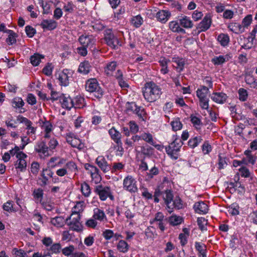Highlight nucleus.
I'll return each mask as SVG.
<instances>
[{"label": "nucleus", "mask_w": 257, "mask_h": 257, "mask_svg": "<svg viewBox=\"0 0 257 257\" xmlns=\"http://www.w3.org/2000/svg\"><path fill=\"white\" fill-rule=\"evenodd\" d=\"M163 194V197L165 200V204L167 206L169 210H168L169 213L172 212V208L170 205L172 202L173 198V195L171 190H166L165 192L162 193Z\"/></svg>", "instance_id": "nucleus-18"}, {"label": "nucleus", "mask_w": 257, "mask_h": 257, "mask_svg": "<svg viewBox=\"0 0 257 257\" xmlns=\"http://www.w3.org/2000/svg\"><path fill=\"white\" fill-rule=\"evenodd\" d=\"M117 248L120 252L124 253L128 250L129 246L126 241L123 240H120L117 243Z\"/></svg>", "instance_id": "nucleus-37"}, {"label": "nucleus", "mask_w": 257, "mask_h": 257, "mask_svg": "<svg viewBox=\"0 0 257 257\" xmlns=\"http://www.w3.org/2000/svg\"><path fill=\"white\" fill-rule=\"evenodd\" d=\"M140 138L138 135L133 136L131 138H127L125 141V144L128 147L133 148L135 146V143L139 141Z\"/></svg>", "instance_id": "nucleus-40"}, {"label": "nucleus", "mask_w": 257, "mask_h": 257, "mask_svg": "<svg viewBox=\"0 0 257 257\" xmlns=\"http://www.w3.org/2000/svg\"><path fill=\"white\" fill-rule=\"evenodd\" d=\"M104 39L106 44L113 48L119 44L118 39L111 33V31L110 30L106 31Z\"/></svg>", "instance_id": "nucleus-12"}, {"label": "nucleus", "mask_w": 257, "mask_h": 257, "mask_svg": "<svg viewBox=\"0 0 257 257\" xmlns=\"http://www.w3.org/2000/svg\"><path fill=\"white\" fill-rule=\"evenodd\" d=\"M159 173V170L156 167H153L148 173H147V176L148 179H152L154 176L157 175Z\"/></svg>", "instance_id": "nucleus-63"}, {"label": "nucleus", "mask_w": 257, "mask_h": 257, "mask_svg": "<svg viewBox=\"0 0 257 257\" xmlns=\"http://www.w3.org/2000/svg\"><path fill=\"white\" fill-rule=\"evenodd\" d=\"M226 95L222 92H215L213 93L211 98L215 102L218 103H222L226 100Z\"/></svg>", "instance_id": "nucleus-24"}, {"label": "nucleus", "mask_w": 257, "mask_h": 257, "mask_svg": "<svg viewBox=\"0 0 257 257\" xmlns=\"http://www.w3.org/2000/svg\"><path fill=\"white\" fill-rule=\"evenodd\" d=\"M109 134L111 138L116 143V144H120L121 141V134L116 131L114 127L109 130Z\"/></svg>", "instance_id": "nucleus-28"}, {"label": "nucleus", "mask_w": 257, "mask_h": 257, "mask_svg": "<svg viewBox=\"0 0 257 257\" xmlns=\"http://www.w3.org/2000/svg\"><path fill=\"white\" fill-rule=\"evenodd\" d=\"M79 41L82 46L89 47L95 43V39L92 35H82L79 38Z\"/></svg>", "instance_id": "nucleus-15"}, {"label": "nucleus", "mask_w": 257, "mask_h": 257, "mask_svg": "<svg viewBox=\"0 0 257 257\" xmlns=\"http://www.w3.org/2000/svg\"><path fill=\"white\" fill-rule=\"evenodd\" d=\"M3 208L4 210L7 211L9 212H16V210L13 207V204L12 201H9L5 203L3 206Z\"/></svg>", "instance_id": "nucleus-52"}, {"label": "nucleus", "mask_w": 257, "mask_h": 257, "mask_svg": "<svg viewBox=\"0 0 257 257\" xmlns=\"http://www.w3.org/2000/svg\"><path fill=\"white\" fill-rule=\"evenodd\" d=\"M138 110L136 112V114L138 116L139 118L142 120H145L146 118V113L145 109L142 107L138 106Z\"/></svg>", "instance_id": "nucleus-55"}, {"label": "nucleus", "mask_w": 257, "mask_h": 257, "mask_svg": "<svg viewBox=\"0 0 257 257\" xmlns=\"http://www.w3.org/2000/svg\"><path fill=\"white\" fill-rule=\"evenodd\" d=\"M74 249L75 248L73 245H69V246L64 248L62 250V252L65 256H71L74 251Z\"/></svg>", "instance_id": "nucleus-57"}, {"label": "nucleus", "mask_w": 257, "mask_h": 257, "mask_svg": "<svg viewBox=\"0 0 257 257\" xmlns=\"http://www.w3.org/2000/svg\"><path fill=\"white\" fill-rule=\"evenodd\" d=\"M81 190L83 195L85 197H88L91 193V190L89 185L84 182L81 184Z\"/></svg>", "instance_id": "nucleus-44"}, {"label": "nucleus", "mask_w": 257, "mask_h": 257, "mask_svg": "<svg viewBox=\"0 0 257 257\" xmlns=\"http://www.w3.org/2000/svg\"><path fill=\"white\" fill-rule=\"evenodd\" d=\"M43 194V190L40 188L35 189L33 191L34 198L40 201L42 199Z\"/></svg>", "instance_id": "nucleus-58"}, {"label": "nucleus", "mask_w": 257, "mask_h": 257, "mask_svg": "<svg viewBox=\"0 0 257 257\" xmlns=\"http://www.w3.org/2000/svg\"><path fill=\"white\" fill-rule=\"evenodd\" d=\"M252 20V15H248L242 20V24L241 25L244 29L245 27H247L250 25Z\"/></svg>", "instance_id": "nucleus-56"}, {"label": "nucleus", "mask_w": 257, "mask_h": 257, "mask_svg": "<svg viewBox=\"0 0 257 257\" xmlns=\"http://www.w3.org/2000/svg\"><path fill=\"white\" fill-rule=\"evenodd\" d=\"M85 88L87 91L93 93L94 96L97 98L102 97L103 95V91L96 79L88 80L86 82Z\"/></svg>", "instance_id": "nucleus-2"}, {"label": "nucleus", "mask_w": 257, "mask_h": 257, "mask_svg": "<svg viewBox=\"0 0 257 257\" xmlns=\"http://www.w3.org/2000/svg\"><path fill=\"white\" fill-rule=\"evenodd\" d=\"M195 212L198 214H206L208 211V205L203 201L197 202L193 206Z\"/></svg>", "instance_id": "nucleus-17"}, {"label": "nucleus", "mask_w": 257, "mask_h": 257, "mask_svg": "<svg viewBox=\"0 0 257 257\" xmlns=\"http://www.w3.org/2000/svg\"><path fill=\"white\" fill-rule=\"evenodd\" d=\"M94 192L98 195L101 200H105L108 197L111 199L113 198L110 188L108 186L102 185H97L94 189Z\"/></svg>", "instance_id": "nucleus-6"}, {"label": "nucleus", "mask_w": 257, "mask_h": 257, "mask_svg": "<svg viewBox=\"0 0 257 257\" xmlns=\"http://www.w3.org/2000/svg\"><path fill=\"white\" fill-rule=\"evenodd\" d=\"M53 175L54 173L51 169L48 168L43 169L41 173L42 177L41 186H45L47 185L49 183V179L53 178Z\"/></svg>", "instance_id": "nucleus-13"}, {"label": "nucleus", "mask_w": 257, "mask_h": 257, "mask_svg": "<svg viewBox=\"0 0 257 257\" xmlns=\"http://www.w3.org/2000/svg\"><path fill=\"white\" fill-rule=\"evenodd\" d=\"M171 16V13L166 10H160L156 14L158 20L162 23H165Z\"/></svg>", "instance_id": "nucleus-21"}, {"label": "nucleus", "mask_w": 257, "mask_h": 257, "mask_svg": "<svg viewBox=\"0 0 257 257\" xmlns=\"http://www.w3.org/2000/svg\"><path fill=\"white\" fill-rule=\"evenodd\" d=\"M93 218L95 220H98L100 221H103L104 219H106V216L103 211L98 208H95L94 209Z\"/></svg>", "instance_id": "nucleus-33"}, {"label": "nucleus", "mask_w": 257, "mask_h": 257, "mask_svg": "<svg viewBox=\"0 0 257 257\" xmlns=\"http://www.w3.org/2000/svg\"><path fill=\"white\" fill-rule=\"evenodd\" d=\"M13 107L15 108H22L25 104L24 101L20 97H16L12 101Z\"/></svg>", "instance_id": "nucleus-51"}, {"label": "nucleus", "mask_w": 257, "mask_h": 257, "mask_svg": "<svg viewBox=\"0 0 257 257\" xmlns=\"http://www.w3.org/2000/svg\"><path fill=\"white\" fill-rule=\"evenodd\" d=\"M40 25L44 29L52 30L56 28L57 22L53 20H44Z\"/></svg>", "instance_id": "nucleus-22"}, {"label": "nucleus", "mask_w": 257, "mask_h": 257, "mask_svg": "<svg viewBox=\"0 0 257 257\" xmlns=\"http://www.w3.org/2000/svg\"><path fill=\"white\" fill-rule=\"evenodd\" d=\"M95 162L104 173L108 172L110 170V165L107 163L103 156H98L96 158Z\"/></svg>", "instance_id": "nucleus-16"}, {"label": "nucleus", "mask_w": 257, "mask_h": 257, "mask_svg": "<svg viewBox=\"0 0 257 257\" xmlns=\"http://www.w3.org/2000/svg\"><path fill=\"white\" fill-rule=\"evenodd\" d=\"M43 58L44 56L43 55L36 53L32 56L30 59L32 64L34 66H37L40 64L41 59Z\"/></svg>", "instance_id": "nucleus-36"}, {"label": "nucleus", "mask_w": 257, "mask_h": 257, "mask_svg": "<svg viewBox=\"0 0 257 257\" xmlns=\"http://www.w3.org/2000/svg\"><path fill=\"white\" fill-rule=\"evenodd\" d=\"M75 108H81L84 105V99L81 96H76L73 99Z\"/></svg>", "instance_id": "nucleus-46"}, {"label": "nucleus", "mask_w": 257, "mask_h": 257, "mask_svg": "<svg viewBox=\"0 0 257 257\" xmlns=\"http://www.w3.org/2000/svg\"><path fill=\"white\" fill-rule=\"evenodd\" d=\"M77 170L76 164L73 161L68 162L65 167L58 169L56 173L59 177H63L70 173H76Z\"/></svg>", "instance_id": "nucleus-8"}, {"label": "nucleus", "mask_w": 257, "mask_h": 257, "mask_svg": "<svg viewBox=\"0 0 257 257\" xmlns=\"http://www.w3.org/2000/svg\"><path fill=\"white\" fill-rule=\"evenodd\" d=\"M208 93V88L204 86H201L196 91L197 96L199 99L200 106L203 109H207L208 108L209 99L207 97Z\"/></svg>", "instance_id": "nucleus-4"}, {"label": "nucleus", "mask_w": 257, "mask_h": 257, "mask_svg": "<svg viewBox=\"0 0 257 257\" xmlns=\"http://www.w3.org/2000/svg\"><path fill=\"white\" fill-rule=\"evenodd\" d=\"M124 167V165L122 163H114L113 164V166L112 168L110 167V170L111 173H116L118 171H121L123 169Z\"/></svg>", "instance_id": "nucleus-45"}, {"label": "nucleus", "mask_w": 257, "mask_h": 257, "mask_svg": "<svg viewBox=\"0 0 257 257\" xmlns=\"http://www.w3.org/2000/svg\"><path fill=\"white\" fill-rule=\"evenodd\" d=\"M183 143L180 139H175L168 147L166 148L167 154L174 160H177L179 157L180 148Z\"/></svg>", "instance_id": "nucleus-3"}, {"label": "nucleus", "mask_w": 257, "mask_h": 257, "mask_svg": "<svg viewBox=\"0 0 257 257\" xmlns=\"http://www.w3.org/2000/svg\"><path fill=\"white\" fill-rule=\"evenodd\" d=\"M90 167V173L93 179L98 180L100 178L99 169L94 166H88Z\"/></svg>", "instance_id": "nucleus-38"}, {"label": "nucleus", "mask_w": 257, "mask_h": 257, "mask_svg": "<svg viewBox=\"0 0 257 257\" xmlns=\"http://www.w3.org/2000/svg\"><path fill=\"white\" fill-rule=\"evenodd\" d=\"M140 140L142 139L148 143V144L154 146L158 150H161L162 147L158 144H156V142L153 139L152 134L149 133H142L140 136H139Z\"/></svg>", "instance_id": "nucleus-14"}, {"label": "nucleus", "mask_w": 257, "mask_h": 257, "mask_svg": "<svg viewBox=\"0 0 257 257\" xmlns=\"http://www.w3.org/2000/svg\"><path fill=\"white\" fill-rule=\"evenodd\" d=\"M195 247L198 251V255L199 257H207L206 256V246L200 242H196Z\"/></svg>", "instance_id": "nucleus-26"}, {"label": "nucleus", "mask_w": 257, "mask_h": 257, "mask_svg": "<svg viewBox=\"0 0 257 257\" xmlns=\"http://www.w3.org/2000/svg\"><path fill=\"white\" fill-rule=\"evenodd\" d=\"M228 28L231 31L236 34L242 33L244 31V29L243 27L239 24L236 23H231L229 24L228 26Z\"/></svg>", "instance_id": "nucleus-27"}, {"label": "nucleus", "mask_w": 257, "mask_h": 257, "mask_svg": "<svg viewBox=\"0 0 257 257\" xmlns=\"http://www.w3.org/2000/svg\"><path fill=\"white\" fill-rule=\"evenodd\" d=\"M217 40L223 46L227 45L229 41V37L227 35L224 34H220L218 36Z\"/></svg>", "instance_id": "nucleus-41"}, {"label": "nucleus", "mask_w": 257, "mask_h": 257, "mask_svg": "<svg viewBox=\"0 0 257 257\" xmlns=\"http://www.w3.org/2000/svg\"><path fill=\"white\" fill-rule=\"evenodd\" d=\"M85 208V203L83 201L77 202L72 209L73 213H78L82 212Z\"/></svg>", "instance_id": "nucleus-39"}, {"label": "nucleus", "mask_w": 257, "mask_h": 257, "mask_svg": "<svg viewBox=\"0 0 257 257\" xmlns=\"http://www.w3.org/2000/svg\"><path fill=\"white\" fill-rule=\"evenodd\" d=\"M66 141L72 147L78 149L81 148V141L79 139L73 137L70 135H67Z\"/></svg>", "instance_id": "nucleus-25"}, {"label": "nucleus", "mask_w": 257, "mask_h": 257, "mask_svg": "<svg viewBox=\"0 0 257 257\" xmlns=\"http://www.w3.org/2000/svg\"><path fill=\"white\" fill-rule=\"evenodd\" d=\"M51 222L54 226L60 227L64 225V223L66 222V219L62 216H57L51 219Z\"/></svg>", "instance_id": "nucleus-35"}, {"label": "nucleus", "mask_w": 257, "mask_h": 257, "mask_svg": "<svg viewBox=\"0 0 257 257\" xmlns=\"http://www.w3.org/2000/svg\"><path fill=\"white\" fill-rule=\"evenodd\" d=\"M145 99L150 102H155L158 99L162 94V89L153 82L145 83L143 90Z\"/></svg>", "instance_id": "nucleus-1"}, {"label": "nucleus", "mask_w": 257, "mask_h": 257, "mask_svg": "<svg viewBox=\"0 0 257 257\" xmlns=\"http://www.w3.org/2000/svg\"><path fill=\"white\" fill-rule=\"evenodd\" d=\"M91 66L89 62L87 61H85L81 62L78 68V71L84 74H88L90 70Z\"/></svg>", "instance_id": "nucleus-30"}, {"label": "nucleus", "mask_w": 257, "mask_h": 257, "mask_svg": "<svg viewBox=\"0 0 257 257\" xmlns=\"http://www.w3.org/2000/svg\"><path fill=\"white\" fill-rule=\"evenodd\" d=\"M244 154L246 156L245 158L248 160L249 163L254 165L255 163L256 158L252 154L251 151L246 150Z\"/></svg>", "instance_id": "nucleus-50"}, {"label": "nucleus", "mask_w": 257, "mask_h": 257, "mask_svg": "<svg viewBox=\"0 0 257 257\" xmlns=\"http://www.w3.org/2000/svg\"><path fill=\"white\" fill-rule=\"evenodd\" d=\"M179 22L181 26L186 29L191 28L193 26L192 22L190 18L187 16H184L179 19Z\"/></svg>", "instance_id": "nucleus-32"}, {"label": "nucleus", "mask_w": 257, "mask_h": 257, "mask_svg": "<svg viewBox=\"0 0 257 257\" xmlns=\"http://www.w3.org/2000/svg\"><path fill=\"white\" fill-rule=\"evenodd\" d=\"M53 66L52 64L48 63L43 69V73L47 76H50L52 73Z\"/></svg>", "instance_id": "nucleus-59"}, {"label": "nucleus", "mask_w": 257, "mask_h": 257, "mask_svg": "<svg viewBox=\"0 0 257 257\" xmlns=\"http://www.w3.org/2000/svg\"><path fill=\"white\" fill-rule=\"evenodd\" d=\"M35 151L38 154L41 159H45L51 155L49 150L44 141L38 142L35 148Z\"/></svg>", "instance_id": "nucleus-10"}, {"label": "nucleus", "mask_w": 257, "mask_h": 257, "mask_svg": "<svg viewBox=\"0 0 257 257\" xmlns=\"http://www.w3.org/2000/svg\"><path fill=\"white\" fill-rule=\"evenodd\" d=\"M183 219L180 216L172 215L169 217L168 221L170 224L173 226H176L180 224L183 221Z\"/></svg>", "instance_id": "nucleus-34"}, {"label": "nucleus", "mask_w": 257, "mask_h": 257, "mask_svg": "<svg viewBox=\"0 0 257 257\" xmlns=\"http://www.w3.org/2000/svg\"><path fill=\"white\" fill-rule=\"evenodd\" d=\"M143 22V19L140 15L134 17L131 20L132 24L136 28L140 27L142 25Z\"/></svg>", "instance_id": "nucleus-43"}, {"label": "nucleus", "mask_w": 257, "mask_h": 257, "mask_svg": "<svg viewBox=\"0 0 257 257\" xmlns=\"http://www.w3.org/2000/svg\"><path fill=\"white\" fill-rule=\"evenodd\" d=\"M117 66L116 62L112 61L108 63L104 68V72L107 76L112 75L113 71L115 69Z\"/></svg>", "instance_id": "nucleus-31"}, {"label": "nucleus", "mask_w": 257, "mask_h": 257, "mask_svg": "<svg viewBox=\"0 0 257 257\" xmlns=\"http://www.w3.org/2000/svg\"><path fill=\"white\" fill-rule=\"evenodd\" d=\"M172 61L175 63L176 65H174L173 66L177 71L180 72L183 70L185 64V61L184 59L180 58H173Z\"/></svg>", "instance_id": "nucleus-29"}, {"label": "nucleus", "mask_w": 257, "mask_h": 257, "mask_svg": "<svg viewBox=\"0 0 257 257\" xmlns=\"http://www.w3.org/2000/svg\"><path fill=\"white\" fill-rule=\"evenodd\" d=\"M102 235L106 240H109L113 236L114 233L110 229H106L103 232Z\"/></svg>", "instance_id": "nucleus-64"}, {"label": "nucleus", "mask_w": 257, "mask_h": 257, "mask_svg": "<svg viewBox=\"0 0 257 257\" xmlns=\"http://www.w3.org/2000/svg\"><path fill=\"white\" fill-rule=\"evenodd\" d=\"M61 248V246L60 243H54L50 246L49 251L52 253H58L60 252Z\"/></svg>", "instance_id": "nucleus-53"}, {"label": "nucleus", "mask_w": 257, "mask_h": 257, "mask_svg": "<svg viewBox=\"0 0 257 257\" xmlns=\"http://www.w3.org/2000/svg\"><path fill=\"white\" fill-rule=\"evenodd\" d=\"M60 101L63 108L70 109L74 106V100L70 96L63 95L60 97Z\"/></svg>", "instance_id": "nucleus-19"}, {"label": "nucleus", "mask_w": 257, "mask_h": 257, "mask_svg": "<svg viewBox=\"0 0 257 257\" xmlns=\"http://www.w3.org/2000/svg\"><path fill=\"white\" fill-rule=\"evenodd\" d=\"M123 188L131 193H135L138 191L137 181L132 176L128 175L124 178Z\"/></svg>", "instance_id": "nucleus-7"}, {"label": "nucleus", "mask_w": 257, "mask_h": 257, "mask_svg": "<svg viewBox=\"0 0 257 257\" xmlns=\"http://www.w3.org/2000/svg\"><path fill=\"white\" fill-rule=\"evenodd\" d=\"M80 215L78 213H73L66 219V223L73 230L79 231L82 230V225L80 222Z\"/></svg>", "instance_id": "nucleus-5"}, {"label": "nucleus", "mask_w": 257, "mask_h": 257, "mask_svg": "<svg viewBox=\"0 0 257 257\" xmlns=\"http://www.w3.org/2000/svg\"><path fill=\"white\" fill-rule=\"evenodd\" d=\"M207 221L203 217H199L197 219V224L201 230L205 229Z\"/></svg>", "instance_id": "nucleus-61"}, {"label": "nucleus", "mask_w": 257, "mask_h": 257, "mask_svg": "<svg viewBox=\"0 0 257 257\" xmlns=\"http://www.w3.org/2000/svg\"><path fill=\"white\" fill-rule=\"evenodd\" d=\"M68 70L67 69L64 70L62 72L59 74L58 80L59 83L61 86H67L69 85V76L68 74Z\"/></svg>", "instance_id": "nucleus-20"}, {"label": "nucleus", "mask_w": 257, "mask_h": 257, "mask_svg": "<svg viewBox=\"0 0 257 257\" xmlns=\"http://www.w3.org/2000/svg\"><path fill=\"white\" fill-rule=\"evenodd\" d=\"M239 99L241 101H245L247 97V91L243 88H240L238 90Z\"/></svg>", "instance_id": "nucleus-62"}, {"label": "nucleus", "mask_w": 257, "mask_h": 257, "mask_svg": "<svg viewBox=\"0 0 257 257\" xmlns=\"http://www.w3.org/2000/svg\"><path fill=\"white\" fill-rule=\"evenodd\" d=\"M27 158V155L23 153L20 152L17 154V160L14 163V166L17 172H24L26 170L27 166L26 159Z\"/></svg>", "instance_id": "nucleus-9"}, {"label": "nucleus", "mask_w": 257, "mask_h": 257, "mask_svg": "<svg viewBox=\"0 0 257 257\" xmlns=\"http://www.w3.org/2000/svg\"><path fill=\"white\" fill-rule=\"evenodd\" d=\"M191 121L193 125L197 129L200 128V126L201 124V121L200 118L196 117V116H191Z\"/></svg>", "instance_id": "nucleus-60"}, {"label": "nucleus", "mask_w": 257, "mask_h": 257, "mask_svg": "<svg viewBox=\"0 0 257 257\" xmlns=\"http://www.w3.org/2000/svg\"><path fill=\"white\" fill-rule=\"evenodd\" d=\"M211 23V16L209 15H206L197 27V29L199 30L198 33L206 31L210 28Z\"/></svg>", "instance_id": "nucleus-11"}, {"label": "nucleus", "mask_w": 257, "mask_h": 257, "mask_svg": "<svg viewBox=\"0 0 257 257\" xmlns=\"http://www.w3.org/2000/svg\"><path fill=\"white\" fill-rule=\"evenodd\" d=\"M171 124L173 130L174 131L180 130L183 126L179 118H175L172 121H171Z\"/></svg>", "instance_id": "nucleus-42"}, {"label": "nucleus", "mask_w": 257, "mask_h": 257, "mask_svg": "<svg viewBox=\"0 0 257 257\" xmlns=\"http://www.w3.org/2000/svg\"><path fill=\"white\" fill-rule=\"evenodd\" d=\"M170 61L166 58L165 57H161L159 61V63L161 67L160 72L162 74L165 75L169 72V69L168 68V64Z\"/></svg>", "instance_id": "nucleus-23"}, {"label": "nucleus", "mask_w": 257, "mask_h": 257, "mask_svg": "<svg viewBox=\"0 0 257 257\" xmlns=\"http://www.w3.org/2000/svg\"><path fill=\"white\" fill-rule=\"evenodd\" d=\"M226 57H227L226 56L225 57L222 55L216 56L212 59L211 61L215 65H221L225 62Z\"/></svg>", "instance_id": "nucleus-49"}, {"label": "nucleus", "mask_w": 257, "mask_h": 257, "mask_svg": "<svg viewBox=\"0 0 257 257\" xmlns=\"http://www.w3.org/2000/svg\"><path fill=\"white\" fill-rule=\"evenodd\" d=\"M202 139L201 137H196L194 138L190 139L188 142V145L192 148L196 147L201 142Z\"/></svg>", "instance_id": "nucleus-48"}, {"label": "nucleus", "mask_w": 257, "mask_h": 257, "mask_svg": "<svg viewBox=\"0 0 257 257\" xmlns=\"http://www.w3.org/2000/svg\"><path fill=\"white\" fill-rule=\"evenodd\" d=\"M6 33L9 34L8 38L6 40L7 42L9 45H12L16 43V40L15 38V33L10 30L7 31Z\"/></svg>", "instance_id": "nucleus-47"}, {"label": "nucleus", "mask_w": 257, "mask_h": 257, "mask_svg": "<svg viewBox=\"0 0 257 257\" xmlns=\"http://www.w3.org/2000/svg\"><path fill=\"white\" fill-rule=\"evenodd\" d=\"M254 39L248 37L245 40L246 42L242 46V48L245 49H249L251 48L253 45V41Z\"/></svg>", "instance_id": "nucleus-54"}]
</instances>
